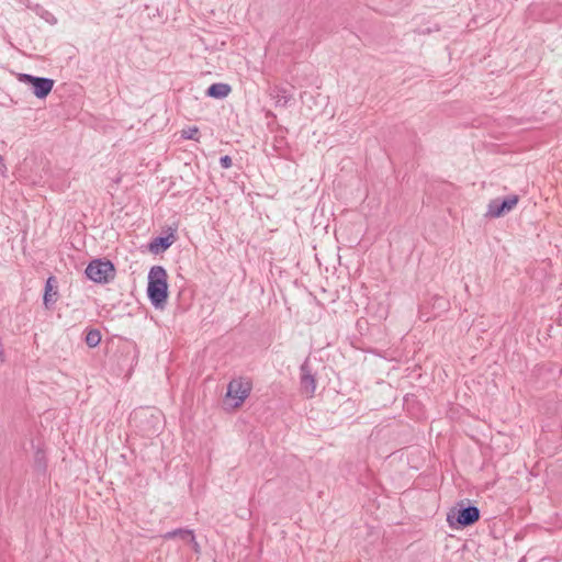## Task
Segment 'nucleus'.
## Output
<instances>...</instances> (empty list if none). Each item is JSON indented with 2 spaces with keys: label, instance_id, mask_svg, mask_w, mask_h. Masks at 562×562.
Returning <instances> with one entry per match:
<instances>
[{
  "label": "nucleus",
  "instance_id": "8",
  "mask_svg": "<svg viewBox=\"0 0 562 562\" xmlns=\"http://www.w3.org/2000/svg\"><path fill=\"white\" fill-rule=\"evenodd\" d=\"M232 91V88L227 83H213L209 87L206 94L215 99L226 98Z\"/></svg>",
  "mask_w": 562,
  "mask_h": 562
},
{
  "label": "nucleus",
  "instance_id": "16",
  "mask_svg": "<svg viewBox=\"0 0 562 562\" xmlns=\"http://www.w3.org/2000/svg\"><path fill=\"white\" fill-rule=\"evenodd\" d=\"M148 413H149V409H140V411L134 413L133 418L137 419L138 417L147 416Z\"/></svg>",
  "mask_w": 562,
  "mask_h": 562
},
{
  "label": "nucleus",
  "instance_id": "1",
  "mask_svg": "<svg viewBox=\"0 0 562 562\" xmlns=\"http://www.w3.org/2000/svg\"><path fill=\"white\" fill-rule=\"evenodd\" d=\"M148 297L158 307L161 306L168 296L167 272L160 266H154L148 273Z\"/></svg>",
  "mask_w": 562,
  "mask_h": 562
},
{
  "label": "nucleus",
  "instance_id": "4",
  "mask_svg": "<svg viewBox=\"0 0 562 562\" xmlns=\"http://www.w3.org/2000/svg\"><path fill=\"white\" fill-rule=\"evenodd\" d=\"M251 384L243 379L232 380L227 386L226 396L234 401L233 407H239L248 397Z\"/></svg>",
  "mask_w": 562,
  "mask_h": 562
},
{
  "label": "nucleus",
  "instance_id": "3",
  "mask_svg": "<svg viewBox=\"0 0 562 562\" xmlns=\"http://www.w3.org/2000/svg\"><path fill=\"white\" fill-rule=\"evenodd\" d=\"M18 79L20 82L31 85L33 88V93L40 99L47 97L54 87V80L49 78L20 74Z\"/></svg>",
  "mask_w": 562,
  "mask_h": 562
},
{
  "label": "nucleus",
  "instance_id": "10",
  "mask_svg": "<svg viewBox=\"0 0 562 562\" xmlns=\"http://www.w3.org/2000/svg\"><path fill=\"white\" fill-rule=\"evenodd\" d=\"M171 244H172L171 236L157 237L150 244V250L154 252L166 250L167 248H169L171 246Z\"/></svg>",
  "mask_w": 562,
  "mask_h": 562
},
{
  "label": "nucleus",
  "instance_id": "15",
  "mask_svg": "<svg viewBox=\"0 0 562 562\" xmlns=\"http://www.w3.org/2000/svg\"><path fill=\"white\" fill-rule=\"evenodd\" d=\"M7 170H8V169H7L5 164L3 162V158H2V156L0 155V175H1V176H3V177H5V175H7Z\"/></svg>",
  "mask_w": 562,
  "mask_h": 562
},
{
  "label": "nucleus",
  "instance_id": "11",
  "mask_svg": "<svg viewBox=\"0 0 562 562\" xmlns=\"http://www.w3.org/2000/svg\"><path fill=\"white\" fill-rule=\"evenodd\" d=\"M100 341H101V334L97 329L90 330L86 336V344L89 347H95L100 344Z\"/></svg>",
  "mask_w": 562,
  "mask_h": 562
},
{
  "label": "nucleus",
  "instance_id": "7",
  "mask_svg": "<svg viewBox=\"0 0 562 562\" xmlns=\"http://www.w3.org/2000/svg\"><path fill=\"white\" fill-rule=\"evenodd\" d=\"M300 389L303 395L311 398L316 391V380L307 361H304L300 368Z\"/></svg>",
  "mask_w": 562,
  "mask_h": 562
},
{
  "label": "nucleus",
  "instance_id": "12",
  "mask_svg": "<svg viewBox=\"0 0 562 562\" xmlns=\"http://www.w3.org/2000/svg\"><path fill=\"white\" fill-rule=\"evenodd\" d=\"M50 281H52V278H49L47 280L46 290H45V294H44V304L46 306H48V304L50 302H55V299L53 296L56 295V293H54V294L50 293V291H52Z\"/></svg>",
  "mask_w": 562,
  "mask_h": 562
},
{
  "label": "nucleus",
  "instance_id": "17",
  "mask_svg": "<svg viewBox=\"0 0 562 562\" xmlns=\"http://www.w3.org/2000/svg\"><path fill=\"white\" fill-rule=\"evenodd\" d=\"M189 542L192 544V549L194 550V552L199 553L200 552V546L195 541V537L194 536H193V541H189Z\"/></svg>",
  "mask_w": 562,
  "mask_h": 562
},
{
  "label": "nucleus",
  "instance_id": "14",
  "mask_svg": "<svg viewBox=\"0 0 562 562\" xmlns=\"http://www.w3.org/2000/svg\"><path fill=\"white\" fill-rule=\"evenodd\" d=\"M220 164H221V167L224 168V169H228L232 167L233 165V160L229 156H223L221 157L220 159Z\"/></svg>",
  "mask_w": 562,
  "mask_h": 562
},
{
  "label": "nucleus",
  "instance_id": "5",
  "mask_svg": "<svg viewBox=\"0 0 562 562\" xmlns=\"http://www.w3.org/2000/svg\"><path fill=\"white\" fill-rule=\"evenodd\" d=\"M518 203L517 195H510L504 200L494 199L488 203L486 216L501 217L510 212Z\"/></svg>",
  "mask_w": 562,
  "mask_h": 562
},
{
  "label": "nucleus",
  "instance_id": "2",
  "mask_svg": "<svg viewBox=\"0 0 562 562\" xmlns=\"http://www.w3.org/2000/svg\"><path fill=\"white\" fill-rule=\"evenodd\" d=\"M87 277L95 282L105 284L114 280L115 267L106 259H94L86 268Z\"/></svg>",
  "mask_w": 562,
  "mask_h": 562
},
{
  "label": "nucleus",
  "instance_id": "6",
  "mask_svg": "<svg viewBox=\"0 0 562 562\" xmlns=\"http://www.w3.org/2000/svg\"><path fill=\"white\" fill-rule=\"evenodd\" d=\"M480 518V510L475 506H468L464 508H461L457 512L456 521L460 526H470L476 522ZM454 515L452 513H449L447 516V521L449 522L450 527L454 526L453 522Z\"/></svg>",
  "mask_w": 562,
  "mask_h": 562
},
{
  "label": "nucleus",
  "instance_id": "9",
  "mask_svg": "<svg viewBox=\"0 0 562 562\" xmlns=\"http://www.w3.org/2000/svg\"><path fill=\"white\" fill-rule=\"evenodd\" d=\"M165 539L180 538L183 541H193V531L190 529H176L162 536Z\"/></svg>",
  "mask_w": 562,
  "mask_h": 562
},
{
  "label": "nucleus",
  "instance_id": "13",
  "mask_svg": "<svg viewBox=\"0 0 562 562\" xmlns=\"http://www.w3.org/2000/svg\"><path fill=\"white\" fill-rule=\"evenodd\" d=\"M199 133L198 127H189L188 130L182 131V137L186 139H195L196 134Z\"/></svg>",
  "mask_w": 562,
  "mask_h": 562
}]
</instances>
